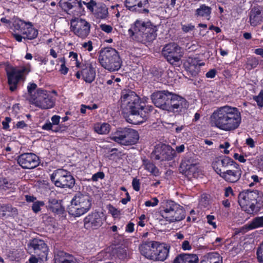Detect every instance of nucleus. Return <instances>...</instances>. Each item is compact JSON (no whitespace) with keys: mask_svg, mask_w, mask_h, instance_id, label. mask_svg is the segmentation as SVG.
Segmentation results:
<instances>
[{"mask_svg":"<svg viewBox=\"0 0 263 263\" xmlns=\"http://www.w3.org/2000/svg\"><path fill=\"white\" fill-rule=\"evenodd\" d=\"M160 214L170 222L180 221L185 218V211L183 208L171 200L162 203Z\"/></svg>","mask_w":263,"mask_h":263,"instance_id":"7","label":"nucleus"},{"mask_svg":"<svg viewBox=\"0 0 263 263\" xmlns=\"http://www.w3.org/2000/svg\"><path fill=\"white\" fill-rule=\"evenodd\" d=\"M194 26L192 24L182 25V30H183V31L186 33L193 30L194 29Z\"/></svg>","mask_w":263,"mask_h":263,"instance_id":"58","label":"nucleus"},{"mask_svg":"<svg viewBox=\"0 0 263 263\" xmlns=\"http://www.w3.org/2000/svg\"><path fill=\"white\" fill-rule=\"evenodd\" d=\"M78 55L76 52H74L73 51H71L69 52V57L70 58L71 61L74 62L76 66L79 68L81 67L82 65L78 61Z\"/></svg>","mask_w":263,"mask_h":263,"instance_id":"46","label":"nucleus"},{"mask_svg":"<svg viewBox=\"0 0 263 263\" xmlns=\"http://www.w3.org/2000/svg\"><path fill=\"white\" fill-rule=\"evenodd\" d=\"M91 205V198L89 195L78 193L71 201L68 212L72 216L79 217L86 213L90 209Z\"/></svg>","mask_w":263,"mask_h":263,"instance_id":"8","label":"nucleus"},{"mask_svg":"<svg viewBox=\"0 0 263 263\" xmlns=\"http://www.w3.org/2000/svg\"><path fill=\"white\" fill-rule=\"evenodd\" d=\"M94 130L99 134H107L110 130V126L107 123H97L95 124Z\"/></svg>","mask_w":263,"mask_h":263,"instance_id":"38","label":"nucleus"},{"mask_svg":"<svg viewBox=\"0 0 263 263\" xmlns=\"http://www.w3.org/2000/svg\"><path fill=\"white\" fill-rule=\"evenodd\" d=\"M159 203V200L156 198H153L150 200H147L145 202V205L146 206H155L158 205Z\"/></svg>","mask_w":263,"mask_h":263,"instance_id":"52","label":"nucleus"},{"mask_svg":"<svg viewBox=\"0 0 263 263\" xmlns=\"http://www.w3.org/2000/svg\"><path fill=\"white\" fill-rule=\"evenodd\" d=\"M139 97L135 93V92L130 90H124L122 93L121 97V108L122 111L130 105L136 101H139Z\"/></svg>","mask_w":263,"mask_h":263,"instance_id":"26","label":"nucleus"},{"mask_svg":"<svg viewBox=\"0 0 263 263\" xmlns=\"http://www.w3.org/2000/svg\"><path fill=\"white\" fill-rule=\"evenodd\" d=\"M212 8L205 4L200 5L199 8L195 10V15L198 17H203L209 20L211 17Z\"/></svg>","mask_w":263,"mask_h":263,"instance_id":"32","label":"nucleus"},{"mask_svg":"<svg viewBox=\"0 0 263 263\" xmlns=\"http://www.w3.org/2000/svg\"><path fill=\"white\" fill-rule=\"evenodd\" d=\"M153 109L152 106H145L139 100L132 105H130L127 109L123 110V114L126 121L130 123L139 124L142 123L147 118L148 112Z\"/></svg>","mask_w":263,"mask_h":263,"instance_id":"4","label":"nucleus"},{"mask_svg":"<svg viewBox=\"0 0 263 263\" xmlns=\"http://www.w3.org/2000/svg\"><path fill=\"white\" fill-rule=\"evenodd\" d=\"M181 48L175 43L165 45L162 50V54L171 64L179 62L182 56Z\"/></svg>","mask_w":263,"mask_h":263,"instance_id":"14","label":"nucleus"},{"mask_svg":"<svg viewBox=\"0 0 263 263\" xmlns=\"http://www.w3.org/2000/svg\"><path fill=\"white\" fill-rule=\"evenodd\" d=\"M58 60L62 63L59 69L60 72L63 74H66L68 71V68L65 66V59L64 57L61 58Z\"/></svg>","mask_w":263,"mask_h":263,"instance_id":"42","label":"nucleus"},{"mask_svg":"<svg viewBox=\"0 0 263 263\" xmlns=\"http://www.w3.org/2000/svg\"><path fill=\"white\" fill-rule=\"evenodd\" d=\"M212 166L215 171L220 176L222 173H223V171L222 170V167L221 165L220 159H215L213 163Z\"/></svg>","mask_w":263,"mask_h":263,"instance_id":"41","label":"nucleus"},{"mask_svg":"<svg viewBox=\"0 0 263 263\" xmlns=\"http://www.w3.org/2000/svg\"><path fill=\"white\" fill-rule=\"evenodd\" d=\"M105 220V216L102 212H95L88 215L85 218V224L97 229L102 226Z\"/></svg>","mask_w":263,"mask_h":263,"instance_id":"24","label":"nucleus"},{"mask_svg":"<svg viewBox=\"0 0 263 263\" xmlns=\"http://www.w3.org/2000/svg\"><path fill=\"white\" fill-rule=\"evenodd\" d=\"M258 63L257 60L255 58H252L251 59L248 60L247 65L250 68H254L257 67Z\"/></svg>","mask_w":263,"mask_h":263,"instance_id":"56","label":"nucleus"},{"mask_svg":"<svg viewBox=\"0 0 263 263\" xmlns=\"http://www.w3.org/2000/svg\"><path fill=\"white\" fill-rule=\"evenodd\" d=\"M91 24L86 20L74 17L70 20V30L77 36L86 39L90 34Z\"/></svg>","mask_w":263,"mask_h":263,"instance_id":"12","label":"nucleus"},{"mask_svg":"<svg viewBox=\"0 0 263 263\" xmlns=\"http://www.w3.org/2000/svg\"><path fill=\"white\" fill-rule=\"evenodd\" d=\"M36 88L37 85L35 83H30L28 85L29 102L42 109L52 108L54 105V100L50 93L46 90Z\"/></svg>","mask_w":263,"mask_h":263,"instance_id":"2","label":"nucleus"},{"mask_svg":"<svg viewBox=\"0 0 263 263\" xmlns=\"http://www.w3.org/2000/svg\"><path fill=\"white\" fill-rule=\"evenodd\" d=\"M172 94L168 91H158L152 95L151 98L156 106L166 110Z\"/></svg>","mask_w":263,"mask_h":263,"instance_id":"17","label":"nucleus"},{"mask_svg":"<svg viewBox=\"0 0 263 263\" xmlns=\"http://www.w3.org/2000/svg\"><path fill=\"white\" fill-rule=\"evenodd\" d=\"M54 263H76L74 257L62 251H58L54 254Z\"/></svg>","mask_w":263,"mask_h":263,"instance_id":"29","label":"nucleus"},{"mask_svg":"<svg viewBox=\"0 0 263 263\" xmlns=\"http://www.w3.org/2000/svg\"><path fill=\"white\" fill-rule=\"evenodd\" d=\"M181 248L183 250H190L192 249V246L188 240H184L182 243Z\"/></svg>","mask_w":263,"mask_h":263,"instance_id":"57","label":"nucleus"},{"mask_svg":"<svg viewBox=\"0 0 263 263\" xmlns=\"http://www.w3.org/2000/svg\"><path fill=\"white\" fill-rule=\"evenodd\" d=\"M207 222L211 225L214 229L216 228V224L215 221V217L214 216L208 215L206 216Z\"/></svg>","mask_w":263,"mask_h":263,"instance_id":"55","label":"nucleus"},{"mask_svg":"<svg viewBox=\"0 0 263 263\" xmlns=\"http://www.w3.org/2000/svg\"><path fill=\"white\" fill-rule=\"evenodd\" d=\"M82 5L84 4L86 5L87 8L92 13H93L95 8H96V5H97L98 4H97L95 1L93 0H91L88 3H86L85 2H82ZM83 10L81 11V13L83 11L84 8L82 7Z\"/></svg>","mask_w":263,"mask_h":263,"instance_id":"44","label":"nucleus"},{"mask_svg":"<svg viewBox=\"0 0 263 263\" xmlns=\"http://www.w3.org/2000/svg\"><path fill=\"white\" fill-rule=\"evenodd\" d=\"M257 257L260 263H263V242L258 247L257 250Z\"/></svg>","mask_w":263,"mask_h":263,"instance_id":"48","label":"nucleus"},{"mask_svg":"<svg viewBox=\"0 0 263 263\" xmlns=\"http://www.w3.org/2000/svg\"><path fill=\"white\" fill-rule=\"evenodd\" d=\"M50 179L54 184L61 188L73 187L75 180L70 173L64 170L58 169L50 175Z\"/></svg>","mask_w":263,"mask_h":263,"instance_id":"11","label":"nucleus"},{"mask_svg":"<svg viewBox=\"0 0 263 263\" xmlns=\"http://www.w3.org/2000/svg\"><path fill=\"white\" fill-rule=\"evenodd\" d=\"M44 205V203L43 201H35L32 204V210L34 213H37L41 210V207Z\"/></svg>","mask_w":263,"mask_h":263,"instance_id":"49","label":"nucleus"},{"mask_svg":"<svg viewBox=\"0 0 263 263\" xmlns=\"http://www.w3.org/2000/svg\"><path fill=\"white\" fill-rule=\"evenodd\" d=\"M0 187L2 189L6 191L8 190L13 189L14 184L9 182L6 179H4L3 183L0 185Z\"/></svg>","mask_w":263,"mask_h":263,"instance_id":"45","label":"nucleus"},{"mask_svg":"<svg viewBox=\"0 0 263 263\" xmlns=\"http://www.w3.org/2000/svg\"><path fill=\"white\" fill-rule=\"evenodd\" d=\"M187 63L189 70L194 74L197 73L200 70V66L204 65V63H200V61L196 58H189Z\"/></svg>","mask_w":263,"mask_h":263,"instance_id":"34","label":"nucleus"},{"mask_svg":"<svg viewBox=\"0 0 263 263\" xmlns=\"http://www.w3.org/2000/svg\"><path fill=\"white\" fill-rule=\"evenodd\" d=\"M42 129L46 130H51L54 132H58L62 130V129H61V128L56 127L55 128H53V125L50 122H48L44 124L42 126Z\"/></svg>","mask_w":263,"mask_h":263,"instance_id":"47","label":"nucleus"},{"mask_svg":"<svg viewBox=\"0 0 263 263\" xmlns=\"http://www.w3.org/2000/svg\"><path fill=\"white\" fill-rule=\"evenodd\" d=\"M148 0H126L125 6L132 11L148 13Z\"/></svg>","mask_w":263,"mask_h":263,"instance_id":"23","label":"nucleus"},{"mask_svg":"<svg viewBox=\"0 0 263 263\" xmlns=\"http://www.w3.org/2000/svg\"><path fill=\"white\" fill-rule=\"evenodd\" d=\"M38 157L33 153H24L18 156V163L23 168L32 169L39 164Z\"/></svg>","mask_w":263,"mask_h":263,"instance_id":"18","label":"nucleus"},{"mask_svg":"<svg viewBox=\"0 0 263 263\" xmlns=\"http://www.w3.org/2000/svg\"><path fill=\"white\" fill-rule=\"evenodd\" d=\"M210 125L224 132L237 129L241 123V115L239 109L229 105L218 107L209 118Z\"/></svg>","mask_w":263,"mask_h":263,"instance_id":"1","label":"nucleus"},{"mask_svg":"<svg viewBox=\"0 0 263 263\" xmlns=\"http://www.w3.org/2000/svg\"><path fill=\"white\" fill-rule=\"evenodd\" d=\"M47 208L57 214H62L64 211V208L62 206L61 201L54 198L49 199Z\"/></svg>","mask_w":263,"mask_h":263,"instance_id":"31","label":"nucleus"},{"mask_svg":"<svg viewBox=\"0 0 263 263\" xmlns=\"http://www.w3.org/2000/svg\"><path fill=\"white\" fill-rule=\"evenodd\" d=\"M108 210L109 213L114 217H118L121 214L120 211L119 210H118L117 209L115 208L114 206L110 205L109 206Z\"/></svg>","mask_w":263,"mask_h":263,"instance_id":"53","label":"nucleus"},{"mask_svg":"<svg viewBox=\"0 0 263 263\" xmlns=\"http://www.w3.org/2000/svg\"><path fill=\"white\" fill-rule=\"evenodd\" d=\"M246 144L251 148H254L255 146V142L251 138H248L246 139Z\"/></svg>","mask_w":263,"mask_h":263,"instance_id":"63","label":"nucleus"},{"mask_svg":"<svg viewBox=\"0 0 263 263\" xmlns=\"http://www.w3.org/2000/svg\"><path fill=\"white\" fill-rule=\"evenodd\" d=\"M104 177V174L103 172H98L92 177V180L93 181H98L99 179H103Z\"/></svg>","mask_w":263,"mask_h":263,"instance_id":"61","label":"nucleus"},{"mask_svg":"<svg viewBox=\"0 0 263 263\" xmlns=\"http://www.w3.org/2000/svg\"><path fill=\"white\" fill-rule=\"evenodd\" d=\"M59 4L65 11H68L72 8H76L78 10L77 14H81L83 10L82 2L78 0H60Z\"/></svg>","mask_w":263,"mask_h":263,"instance_id":"28","label":"nucleus"},{"mask_svg":"<svg viewBox=\"0 0 263 263\" xmlns=\"http://www.w3.org/2000/svg\"><path fill=\"white\" fill-rule=\"evenodd\" d=\"M12 208L9 205H5L0 204V214L2 217L6 216L7 212H10Z\"/></svg>","mask_w":263,"mask_h":263,"instance_id":"43","label":"nucleus"},{"mask_svg":"<svg viewBox=\"0 0 263 263\" xmlns=\"http://www.w3.org/2000/svg\"><path fill=\"white\" fill-rule=\"evenodd\" d=\"M241 174V168L240 165L236 163L234 164L232 167L223 171L220 177L227 182L235 183L240 179Z\"/></svg>","mask_w":263,"mask_h":263,"instance_id":"20","label":"nucleus"},{"mask_svg":"<svg viewBox=\"0 0 263 263\" xmlns=\"http://www.w3.org/2000/svg\"><path fill=\"white\" fill-rule=\"evenodd\" d=\"M156 241H151L142 243L139 246L141 254L148 259L152 260L155 251Z\"/></svg>","mask_w":263,"mask_h":263,"instance_id":"27","label":"nucleus"},{"mask_svg":"<svg viewBox=\"0 0 263 263\" xmlns=\"http://www.w3.org/2000/svg\"><path fill=\"white\" fill-rule=\"evenodd\" d=\"M140 182L139 180L136 178H134L132 181V185L133 189L136 191H139L140 190Z\"/></svg>","mask_w":263,"mask_h":263,"instance_id":"59","label":"nucleus"},{"mask_svg":"<svg viewBox=\"0 0 263 263\" xmlns=\"http://www.w3.org/2000/svg\"><path fill=\"white\" fill-rule=\"evenodd\" d=\"M151 156L153 159L157 160H170L176 156V152L170 145L159 143L155 146Z\"/></svg>","mask_w":263,"mask_h":263,"instance_id":"13","label":"nucleus"},{"mask_svg":"<svg viewBox=\"0 0 263 263\" xmlns=\"http://www.w3.org/2000/svg\"><path fill=\"white\" fill-rule=\"evenodd\" d=\"M170 99L166 110L175 114H181L186 111L189 104L184 98L173 93Z\"/></svg>","mask_w":263,"mask_h":263,"instance_id":"15","label":"nucleus"},{"mask_svg":"<svg viewBox=\"0 0 263 263\" xmlns=\"http://www.w3.org/2000/svg\"><path fill=\"white\" fill-rule=\"evenodd\" d=\"M81 73L84 80L87 83H91L96 77V64L91 61H85L80 67Z\"/></svg>","mask_w":263,"mask_h":263,"instance_id":"19","label":"nucleus"},{"mask_svg":"<svg viewBox=\"0 0 263 263\" xmlns=\"http://www.w3.org/2000/svg\"><path fill=\"white\" fill-rule=\"evenodd\" d=\"M208 255L200 263H222V257L216 252L208 254Z\"/></svg>","mask_w":263,"mask_h":263,"instance_id":"37","label":"nucleus"},{"mask_svg":"<svg viewBox=\"0 0 263 263\" xmlns=\"http://www.w3.org/2000/svg\"><path fill=\"white\" fill-rule=\"evenodd\" d=\"M247 227L250 230L263 227V216L257 217L253 219V220L248 224Z\"/></svg>","mask_w":263,"mask_h":263,"instance_id":"39","label":"nucleus"},{"mask_svg":"<svg viewBox=\"0 0 263 263\" xmlns=\"http://www.w3.org/2000/svg\"><path fill=\"white\" fill-rule=\"evenodd\" d=\"M29 247L34 250V253L39 256V258L47 257L48 248L43 240L34 239L30 242Z\"/></svg>","mask_w":263,"mask_h":263,"instance_id":"22","label":"nucleus"},{"mask_svg":"<svg viewBox=\"0 0 263 263\" xmlns=\"http://www.w3.org/2000/svg\"><path fill=\"white\" fill-rule=\"evenodd\" d=\"M12 23V36L16 41L22 42L23 39L32 40L37 36L38 30L34 28L32 23L16 18Z\"/></svg>","mask_w":263,"mask_h":263,"instance_id":"5","label":"nucleus"},{"mask_svg":"<svg viewBox=\"0 0 263 263\" xmlns=\"http://www.w3.org/2000/svg\"><path fill=\"white\" fill-rule=\"evenodd\" d=\"M261 12L259 10L253 9L250 14V23L252 26H256L262 21Z\"/></svg>","mask_w":263,"mask_h":263,"instance_id":"35","label":"nucleus"},{"mask_svg":"<svg viewBox=\"0 0 263 263\" xmlns=\"http://www.w3.org/2000/svg\"><path fill=\"white\" fill-rule=\"evenodd\" d=\"M257 194L256 192L248 191L241 193L238 197V202L241 207L245 210L248 208L253 210L256 203Z\"/></svg>","mask_w":263,"mask_h":263,"instance_id":"16","label":"nucleus"},{"mask_svg":"<svg viewBox=\"0 0 263 263\" xmlns=\"http://www.w3.org/2000/svg\"><path fill=\"white\" fill-rule=\"evenodd\" d=\"M132 31V35L135 36V39L139 42H146L154 40L157 36V27L149 21L144 22L138 20L135 22Z\"/></svg>","mask_w":263,"mask_h":263,"instance_id":"3","label":"nucleus"},{"mask_svg":"<svg viewBox=\"0 0 263 263\" xmlns=\"http://www.w3.org/2000/svg\"><path fill=\"white\" fill-rule=\"evenodd\" d=\"M198 257L195 254H181L178 255L173 263H198Z\"/></svg>","mask_w":263,"mask_h":263,"instance_id":"30","label":"nucleus"},{"mask_svg":"<svg viewBox=\"0 0 263 263\" xmlns=\"http://www.w3.org/2000/svg\"><path fill=\"white\" fill-rule=\"evenodd\" d=\"M99 28L101 30L107 33H111L113 30L112 27L111 25H107L106 24H101L99 25Z\"/></svg>","mask_w":263,"mask_h":263,"instance_id":"50","label":"nucleus"},{"mask_svg":"<svg viewBox=\"0 0 263 263\" xmlns=\"http://www.w3.org/2000/svg\"><path fill=\"white\" fill-rule=\"evenodd\" d=\"M82 46L85 50L89 52L91 51L93 49L92 42L91 41L84 42Z\"/></svg>","mask_w":263,"mask_h":263,"instance_id":"54","label":"nucleus"},{"mask_svg":"<svg viewBox=\"0 0 263 263\" xmlns=\"http://www.w3.org/2000/svg\"><path fill=\"white\" fill-rule=\"evenodd\" d=\"M142 166L144 168L150 172L151 174L155 176L159 175V170L157 167L151 162L149 160L143 159L142 160Z\"/></svg>","mask_w":263,"mask_h":263,"instance_id":"36","label":"nucleus"},{"mask_svg":"<svg viewBox=\"0 0 263 263\" xmlns=\"http://www.w3.org/2000/svg\"><path fill=\"white\" fill-rule=\"evenodd\" d=\"M99 60L101 66L110 71H117L121 66V60L118 51L112 48L102 50Z\"/></svg>","mask_w":263,"mask_h":263,"instance_id":"6","label":"nucleus"},{"mask_svg":"<svg viewBox=\"0 0 263 263\" xmlns=\"http://www.w3.org/2000/svg\"><path fill=\"white\" fill-rule=\"evenodd\" d=\"M170 248V246L165 243H160L156 241L155 251L152 260L162 261L165 260L168 255Z\"/></svg>","mask_w":263,"mask_h":263,"instance_id":"25","label":"nucleus"},{"mask_svg":"<svg viewBox=\"0 0 263 263\" xmlns=\"http://www.w3.org/2000/svg\"><path fill=\"white\" fill-rule=\"evenodd\" d=\"M179 170L180 173L189 179H192L193 178H197L198 176L197 165L193 163L190 160L185 159L182 160Z\"/></svg>","mask_w":263,"mask_h":263,"instance_id":"21","label":"nucleus"},{"mask_svg":"<svg viewBox=\"0 0 263 263\" xmlns=\"http://www.w3.org/2000/svg\"><path fill=\"white\" fill-rule=\"evenodd\" d=\"M16 17H13L11 20H8L6 17H2L1 19V21L4 23L7 27H11V24L13 25L12 22L14 18H16Z\"/></svg>","mask_w":263,"mask_h":263,"instance_id":"60","label":"nucleus"},{"mask_svg":"<svg viewBox=\"0 0 263 263\" xmlns=\"http://www.w3.org/2000/svg\"><path fill=\"white\" fill-rule=\"evenodd\" d=\"M221 165L222 167L224 168H230L232 167L234 164H236L232 159L229 157H224L220 159Z\"/></svg>","mask_w":263,"mask_h":263,"instance_id":"40","label":"nucleus"},{"mask_svg":"<svg viewBox=\"0 0 263 263\" xmlns=\"http://www.w3.org/2000/svg\"><path fill=\"white\" fill-rule=\"evenodd\" d=\"M11 119L10 117H6L2 122L3 127L4 129H8L9 127V123L11 122Z\"/></svg>","mask_w":263,"mask_h":263,"instance_id":"62","label":"nucleus"},{"mask_svg":"<svg viewBox=\"0 0 263 263\" xmlns=\"http://www.w3.org/2000/svg\"><path fill=\"white\" fill-rule=\"evenodd\" d=\"M5 70L8 78V82L11 91L16 90L18 83L24 80V76L29 72L28 69L25 67H13L7 64Z\"/></svg>","mask_w":263,"mask_h":263,"instance_id":"10","label":"nucleus"},{"mask_svg":"<svg viewBox=\"0 0 263 263\" xmlns=\"http://www.w3.org/2000/svg\"><path fill=\"white\" fill-rule=\"evenodd\" d=\"M110 138L120 144L129 145L138 141L139 134L136 130L132 128H119L111 134Z\"/></svg>","mask_w":263,"mask_h":263,"instance_id":"9","label":"nucleus"},{"mask_svg":"<svg viewBox=\"0 0 263 263\" xmlns=\"http://www.w3.org/2000/svg\"><path fill=\"white\" fill-rule=\"evenodd\" d=\"M93 14L97 18L105 19L108 14V8L104 4L98 3Z\"/></svg>","mask_w":263,"mask_h":263,"instance_id":"33","label":"nucleus"},{"mask_svg":"<svg viewBox=\"0 0 263 263\" xmlns=\"http://www.w3.org/2000/svg\"><path fill=\"white\" fill-rule=\"evenodd\" d=\"M34 58L36 61L40 62L41 63H43L45 65L48 62V59L42 56H35Z\"/></svg>","mask_w":263,"mask_h":263,"instance_id":"64","label":"nucleus"},{"mask_svg":"<svg viewBox=\"0 0 263 263\" xmlns=\"http://www.w3.org/2000/svg\"><path fill=\"white\" fill-rule=\"evenodd\" d=\"M254 100L257 102L259 107L263 106V92H260L257 96L254 97Z\"/></svg>","mask_w":263,"mask_h":263,"instance_id":"51","label":"nucleus"}]
</instances>
